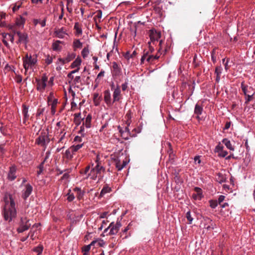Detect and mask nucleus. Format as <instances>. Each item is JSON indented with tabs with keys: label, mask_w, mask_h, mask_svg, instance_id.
Masks as SVG:
<instances>
[{
	"label": "nucleus",
	"mask_w": 255,
	"mask_h": 255,
	"mask_svg": "<svg viewBox=\"0 0 255 255\" xmlns=\"http://www.w3.org/2000/svg\"><path fill=\"white\" fill-rule=\"evenodd\" d=\"M4 205L2 214L4 220L10 222L16 217L17 211L15 201L10 194L6 193L3 197Z\"/></svg>",
	"instance_id": "obj_1"
},
{
	"label": "nucleus",
	"mask_w": 255,
	"mask_h": 255,
	"mask_svg": "<svg viewBox=\"0 0 255 255\" xmlns=\"http://www.w3.org/2000/svg\"><path fill=\"white\" fill-rule=\"evenodd\" d=\"M23 66L25 69V74L29 69H32L37 63V56L36 54L31 55L26 53L22 58Z\"/></svg>",
	"instance_id": "obj_2"
},
{
	"label": "nucleus",
	"mask_w": 255,
	"mask_h": 255,
	"mask_svg": "<svg viewBox=\"0 0 255 255\" xmlns=\"http://www.w3.org/2000/svg\"><path fill=\"white\" fill-rule=\"evenodd\" d=\"M162 40H160L159 43V48L158 49L157 54L155 56L152 55H148V52L144 53L141 58V63H143L145 60H146L148 63H151L153 62L155 60L158 59L160 57V55L161 54L160 51L162 49Z\"/></svg>",
	"instance_id": "obj_3"
},
{
	"label": "nucleus",
	"mask_w": 255,
	"mask_h": 255,
	"mask_svg": "<svg viewBox=\"0 0 255 255\" xmlns=\"http://www.w3.org/2000/svg\"><path fill=\"white\" fill-rule=\"evenodd\" d=\"M50 142L48 133L44 131L41 132L40 135L36 139L35 143L39 145L46 148Z\"/></svg>",
	"instance_id": "obj_4"
},
{
	"label": "nucleus",
	"mask_w": 255,
	"mask_h": 255,
	"mask_svg": "<svg viewBox=\"0 0 255 255\" xmlns=\"http://www.w3.org/2000/svg\"><path fill=\"white\" fill-rule=\"evenodd\" d=\"M48 78L45 74H43L40 79L36 78L35 81L37 84L36 89L40 92H43L46 86V82Z\"/></svg>",
	"instance_id": "obj_5"
},
{
	"label": "nucleus",
	"mask_w": 255,
	"mask_h": 255,
	"mask_svg": "<svg viewBox=\"0 0 255 255\" xmlns=\"http://www.w3.org/2000/svg\"><path fill=\"white\" fill-rule=\"evenodd\" d=\"M29 222V220L26 217H21L20 219L19 227L17 229L18 233H21L28 230L31 226V224H30Z\"/></svg>",
	"instance_id": "obj_6"
},
{
	"label": "nucleus",
	"mask_w": 255,
	"mask_h": 255,
	"mask_svg": "<svg viewBox=\"0 0 255 255\" xmlns=\"http://www.w3.org/2000/svg\"><path fill=\"white\" fill-rule=\"evenodd\" d=\"M84 174L87 178L95 179L96 178V166L94 163L88 165L84 171Z\"/></svg>",
	"instance_id": "obj_7"
},
{
	"label": "nucleus",
	"mask_w": 255,
	"mask_h": 255,
	"mask_svg": "<svg viewBox=\"0 0 255 255\" xmlns=\"http://www.w3.org/2000/svg\"><path fill=\"white\" fill-rule=\"evenodd\" d=\"M14 34H16L18 37V40L16 42L17 44L23 43L26 45L28 42V35L26 33H22L20 31H14Z\"/></svg>",
	"instance_id": "obj_8"
},
{
	"label": "nucleus",
	"mask_w": 255,
	"mask_h": 255,
	"mask_svg": "<svg viewBox=\"0 0 255 255\" xmlns=\"http://www.w3.org/2000/svg\"><path fill=\"white\" fill-rule=\"evenodd\" d=\"M33 191V187L30 184H26L24 185V188L22 190L21 193L22 198L26 200L30 195Z\"/></svg>",
	"instance_id": "obj_9"
},
{
	"label": "nucleus",
	"mask_w": 255,
	"mask_h": 255,
	"mask_svg": "<svg viewBox=\"0 0 255 255\" xmlns=\"http://www.w3.org/2000/svg\"><path fill=\"white\" fill-rule=\"evenodd\" d=\"M122 227V224L120 221H117L116 224H114L113 222L111 223L109 226L108 228L110 229V231L109 232L111 235H115L116 234L120 228Z\"/></svg>",
	"instance_id": "obj_10"
},
{
	"label": "nucleus",
	"mask_w": 255,
	"mask_h": 255,
	"mask_svg": "<svg viewBox=\"0 0 255 255\" xmlns=\"http://www.w3.org/2000/svg\"><path fill=\"white\" fill-rule=\"evenodd\" d=\"M16 167L13 165L9 167V170L7 174V179L10 181H13L16 178Z\"/></svg>",
	"instance_id": "obj_11"
},
{
	"label": "nucleus",
	"mask_w": 255,
	"mask_h": 255,
	"mask_svg": "<svg viewBox=\"0 0 255 255\" xmlns=\"http://www.w3.org/2000/svg\"><path fill=\"white\" fill-rule=\"evenodd\" d=\"M76 57V54L74 53H69L66 56V57L64 58H59L58 59V61L60 62L62 64H64L65 63H68L71 61L72 60L74 59Z\"/></svg>",
	"instance_id": "obj_12"
},
{
	"label": "nucleus",
	"mask_w": 255,
	"mask_h": 255,
	"mask_svg": "<svg viewBox=\"0 0 255 255\" xmlns=\"http://www.w3.org/2000/svg\"><path fill=\"white\" fill-rule=\"evenodd\" d=\"M97 177L98 176L99 179L102 178L103 175H101L102 172L105 171V168L102 165L101 163L99 161L98 156L97 155Z\"/></svg>",
	"instance_id": "obj_13"
},
{
	"label": "nucleus",
	"mask_w": 255,
	"mask_h": 255,
	"mask_svg": "<svg viewBox=\"0 0 255 255\" xmlns=\"http://www.w3.org/2000/svg\"><path fill=\"white\" fill-rule=\"evenodd\" d=\"M22 113L23 116V123L24 124H26L29 117L28 114V106H27L25 105H22Z\"/></svg>",
	"instance_id": "obj_14"
},
{
	"label": "nucleus",
	"mask_w": 255,
	"mask_h": 255,
	"mask_svg": "<svg viewBox=\"0 0 255 255\" xmlns=\"http://www.w3.org/2000/svg\"><path fill=\"white\" fill-rule=\"evenodd\" d=\"M112 64L113 75H120L121 73V69L119 67L118 64L115 62H113Z\"/></svg>",
	"instance_id": "obj_15"
},
{
	"label": "nucleus",
	"mask_w": 255,
	"mask_h": 255,
	"mask_svg": "<svg viewBox=\"0 0 255 255\" xmlns=\"http://www.w3.org/2000/svg\"><path fill=\"white\" fill-rule=\"evenodd\" d=\"M96 244V240H93L90 244L85 246L82 248V252H83L84 255H87L88 253L90 250L91 247L94 246L95 244Z\"/></svg>",
	"instance_id": "obj_16"
},
{
	"label": "nucleus",
	"mask_w": 255,
	"mask_h": 255,
	"mask_svg": "<svg viewBox=\"0 0 255 255\" xmlns=\"http://www.w3.org/2000/svg\"><path fill=\"white\" fill-rule=\"evenodd\" d=\"M107 214V212H105L100 215L99 219H98V218L97 219V222L100 221L101 224V226L100 227H99V228H98L99 230L101 231L102 230V228L103 227V224H105V225L106 224V222L105 220H101V219L105 218L106 217Z\"/></svg>",
	"instance_id": "obj_17"
},
{
	"label": "nucleus",
	"mask_w": 255,
	"mask_h": 255,
	"mask_svg": "<svg viewBox=\"0 0 255 255\" xmlns=\"http://www.w3.org/2000/svg\"><path fill=\"white\" fill-rule=\"evenodd\" d=\"M25 22V18L22 15H19L16 19L15 24L19 27H23Z\"/></svg>",
	"instance_id": "obj_18"
},
{
	"label": "nucleus",
	"mask_w": 255,
	"mask_h": 255,
	"mask_svg": "<svg viewBox=\"0 0 255 255\" xmlns=\"http://www.w3.org/2000/svg\"><path fill=\"white\" fill-rule=\"evenodd\" d=\"M62 43V41L60 40H56L52 44V49L54 51H60L62 49V46L60 44Z\"/></svg>",
	"instance_id": "obj_19"
},
{
	"label": "nucleus",
	"mask_w": 255,
	"mask_h": 255,
	"mask_svg": "<svg viewBox=\"0 0 255 255\" xmlns=\"http://www.w3.org/2000/svg\"><path fill=\"white\" fill-rule=\"evenodd\" d=\"M54 34H55L56 37L59 38H64L65 35L66 34L65 32L63 30V28L55 30L54 31Z\"/></svg>",
	"instance_id": "obj_20"
},
{
	"label": "nucleus",
	"mask_w": 255,
	"mask_h": 255,
	"mask_svg": "<svg viewBox=\"0 0 255 255\" xmlns=\"http://www.w3.org/2000/svg\"><path fill=\"white\" fill-rule=\"evenodd\" d=\"M111 188L109 187L107 185V184H105L101 191V193L99 196V198H100L103 197L105 194H106L107 193H109L111 191Z\"/></svg>",
	"instance_id": "obj_21"
},
{
	"label": "nucleus",
	"mask_w": 255,
	"mask_h": 255,
	"mask_svg": "<svg viewBox=\"0 0 255 255\" xmlns=\"http://www.w3.org/2000/svg\"><path fill=\"white\" fill-rule=\"evenodd\" d=\"M161 34L160 32H155L151 34L150 35V40L153 43L160 38Z\"/></svg>",
	"instance_id": "obj_22"
},
{
	"label": "nucleus",
	"mask_w": 255,
	"mask_h": 255,
	"mask_svg": "<svg viewBox=\"0 0 255 255\" xmlns=\"http://www.w3.org/2000/svg\"><path fill=\"white\" fill-rule=\"evenodd\" d=\"M120 94H121V90L120 88L118 87L117 88L113 94V99L114 101H118L120 99Z\"/></svg>",
	"instance_id": "obj_23"
},
{
	"label": "nucleus",
	"mask_w": 255,
	"mask_h": 255,
	"mask_svg": "<svg viewBox=\"0 0 255 255\" xmlns=\"http://www.w3.org/2000/svg\"><path fill=\"white\" fill-rule=\"evenodd\" d=\"M127 164V162L126 160L123 161L121 162L120 161L116 162V166L119 171L121 170L124 167H125Z\"/></svg>",
	"instance_id": "obj_24"
},
{
	"label": "nucleus",
	"mask_w": 255,
	"mask_h": 255,
	"mask_svg": "<svg viewBox=\"0 0 255 255\" xmlns=\"http://www.w3.org/2000/svg\"><path fill=\"white\" fill-rule=\"evenodd\" d=\"M203 111V108L200 106L199 104H197L195 105V109H194V114L197 115V118H199V116L201 115Z\"/></svg>",
	"instance_id": "obj_25"
},
{
	"label": "nucleus",
	"mask_w": 255,
	"mask_h": 255,
	"mask_svg": "<svg viewBox=\"0 0 255 255\" xmlns=\"http://www.w3.org/2000/svg\"><path fill=\"white\" fill-rule=\"evenodd\" d=\"M97 30L98 32L100 34V37L105 39L106 37V31H103L104 30H106L104 28L103 29H102L101 27L97 24Z\"/></svg>",
	"instance_id": "obj_26"
},
{
	"label": "nucleus",
	"mask_w": 255,
	"mask_h": 255,
	"mask_svg": "<svg viewBox=\"0 0 255 255\" xmlns=\"http://www.w3.org/2000/svg\"><path fill=\"white\" fill-rule=\"evenodd\" d=\"M222 142L226 146V147L231 150H234V147L232 146L231 141L227 138H224L222 140Z\"/></svg>",
	"instance_id": "obj_27"
},
{
	"label": "nucleus",
	"mask_w": 255,
	"mask_h": 255,
	"mask_svg": "<svg viewBox=\"0 0 255 255\" xmlns=\"http://www.w3.org/2000/svg\"><path fill=\"white\" fill-rule=\"evenodd\" d=\"M91 120H92V116L90 115H88L85 121L83 122V124L85 125V127L87 128H90L91 127Z\"/></svg>",
	"instance_id": "obj_28"
},
{
	"label": "nucleus",
	"mask_w": 255,
	"mask_h": 255,
	"mask_svg": "<svg viewBox=\"0 0 255 255\" xmlns=\"http://www.w3.org/2000/svg\"><path fill=\"white\" fill-rule=\"evenodd\" d=\"M226 178L221 173H217L216 180L220 183L225 182L226 181Z\"/></svg>",
	"instance_id": "obj_29"
},
{
	"label": "nucleus",
	"mask_w": 255,
	"mask_h": 255,
	"mask_svg": "<svg viewBox=\"0 0 255 255\" xmlns=\"http://www.w3.org/2000/svg\"><path fill=\"white\" fill-rule=\"evenodd\" d=\"M74 154V152L70 148L67 149L65 153V156L68 159H71L73 157V155Z\"/></svg>",
	"instance_id": "obj_30"
},
{
	"label": "nucleus",
	"mask_w": 255,
	"mask_h": 255,
	"mask_svg": "<svg viewBox=\"0 0 255 255\" xmlns=\"http://www.w3.org/2000/svg\"><path fill=\"white\" fill-rule=\"evenodd\" d=\"M81 63V59L80 57H78L71 64V67L72 68L78 67L80 65Z\"/></svg>",
	"instance_id": "obj_31"
},
{
	"label": "nucleus",
	"mask_w": 255,
	"mask_h": 255,
	"mask_svg": "<svg viewBox=\"0 0 255 255\" xmlns=\"http://www.w3.org/2000/svg\"><path fill=\"white\" fill-rule=\"evenodd\" d=\"M104 99L107 104L111 103V94L109 91H106L104 93Z\"/></svg>",
	"instance_id": "obj_32"
},
{
	"label": "nucleus",
	"mask_w": 255,
	"mask_h": 255,
	"mask_svg": "<svg viewBox=\"0 0 255 255\" xmlns=\"http://www.w3.org/2000/svg\"><path fill=\"white\" fill-rule=\"evenodd\" d=\"M74 191L77 193L78 198L80 199L83 197L84 195V192L81 189V188L79 187H75L74 189Z\"/></svg>",
	"instance_id": "obj_33"
},
{
	"label": "nucleus",
	"mask_w": 255,
	"mask_h": 255,
	"mask_svg": "<svg viewBox=\"0 0 255 255\" xmlns=\"http://www.w3.org/2000/svg\"><path fill=\"white\" fill-rule=\"evenodd\" d=\"M3 37L4 38L7 39L9 40L12 43L14 42V35L11 33H6L3 35Z\"/></svg>",
	"instance_id": "obj_34"
},
{
	"label": "nucleus",
	"mask_w": 255,
	"mask_h": 255,
	"mask_svg": "<svg viewBox=\"0 0 255 255\" xmlns=\"http://www.w3.org/2000/svg\"><path fill=\"white\" fill-rule=\"evenodd\" d=\"M74 29L76 31V34L79 35L82 34V31L80 27V24L78 23H76L74 25Z\"/></svg>",
	"instance_id": "obj_35"
},
{
	"label": "nucleus",
	"mask_w": 255,
	"mask_h": 255,
	"mask_svg": "<svg viewBox=\"0 0 255 255\" xmlns=\"http://www.w3.org/2000/svg\"><path fill=\"white\" fill-rule=\"evenodd\" d=\"M66 196H67V199L69 202H71L75 199V196L73 193H71L70 190H69Z\"/></svg>",
	"instance_id": "obj_36"
},
{
	"label": "nucleus",
	"mask_w": 255,
	"mask_h": 255,
	"mask_svg": "<svg viewBox=\"0 0 255 255\" xmlns=\"http://www.w3.org/2000/svg\"><path fill=\"white\" fill-rule=\"evenodd\" d=\"M43 250V248L42 246L39 245L38 247L35 248L33 250L34 252L37 253V255H40L41 254Z\"/></svg>",
	"instance_id": "obj_37"
},
{
	"label": "nucleus",
	"mask_w": 255,
	"mask_h": 255,
	"mask_svg": "<svg viewBox=\"0 0 255 255\" xmlns=\"http://www.w3.org/2000/svg\"><path fill=\"white\" fill-rule=\"evenodd\" d=\"M83 144H77L76 145H72L70 148L72 149V150L75 153L80 148H81Z\"/></svg>",
	"instance_id": "obj_38"
},
{
	"label": "nucleus",
	"mask_w": 255,
	"mask_h": 255,
	"mask_svg": "<svg viewBox=\"0 0 255 255\" xmlns=\"http://www.w3.org/2000/svg\"><path fill=\"white\" fill-rule=\"evenodd\" d=\"M73 46L75 48H78L82 46V43L79 40H76L73 42Z\"/></svg>",
	"instance_id": "obj_39"
},
{
	"label": "nucleus",
	"mask_w": 255,
	"mask_h": 255,
	"mask_svg": "<svg viewBox=\"0 0 255 255\" xmlns=\"http://www.w3.org/2000/svg\"><path fill=\"white\" fill-rule=\"evenodd\" d=\"M186 217L188 221V224H191L193 220V218L191 217V213L190 211L187 212L186 214Z\"/></svg>",
	"instance_id": "obj_40"
},
{
	"label": "nucleus",
	"mask_w": 255,
	"mask_h": 255,
	"mask_svg": "<svg viewBox=\"0 0 255 255\" xmlns=\"http://www.w3.org/2000/svg\"><path fill=\"white\" fill-rule=\"evenodd\" d=\"M44 163V161H43L38 166V168L39 169V170L37 172V174L38 176L40 175L41 174V173L43 172Z\"/></svg>",
	"instance_id": "obj_41"
},
{
	"label": "nucleus",
	"mask_w": 255,
	"mask_h": 255,
	"mask_svg": "<svg viewBox=\"0 0 255 255\" xmlns=\"http://www.w3.org/2000/svg\"><path fill=\"white\" fill-rule=\"evenodd\" d=\"M194 191L196 192V194H197L199 198H201L202 197V189L199 187H195L194 188Z\"/></svg>",
	"instance_id": "obj_42"
},
{
	"label": "nucleus",
	"mask_w": 255,
	"mask_h": 255,
	"mask_svg": "<svg viewBox=\"0 0 255 255\" xmlns=\"http://www.w3.org/2000/svg\"><path fill=\"white\" fill-rule=\"evenodd\" d=\"M45 61V63L47 64V65H49L52 62L53 58L49 55H48L46 56Z\"/></svg>",
	"instance_id": "obj_43"
},
{
	"label": "nucleus",
	"mask_w": 255,
	"mask_h": 255,
	"mask_svg": "<svg viewBox=\"0 0 255 255\" xmlns=\"http://www.w3.org/2000/svg\"><path fill=\"white\" fill-rule=\"evenodd\" d=\"M218 205V202L216 200H210V206L212 208H215Z\"/></svg>",
	"instance_id": "obj_44"
},
{
	"label": "nucleus",
	"mask_w": 255,
	"mask_h": 255,
	"mask_svg": "<svg viewBox=\"0 0 255 255\" xmlns=\"http://www.w3.org/2000/svg\"><path fill=\"white\" fill-rule=\"evenodd\" d=\"M222 68L221 66H217L215 68V73L216 74V75H221V74L222 73Z\"/></svg>",
	"instance_id": "obj_45"
},
{
	"label": "nucleus",
	"mask_w": 255,
	"mask_h": 255,
	"mask_svg": "<svg viewBox=\"0 0 255 255\" xmlns=\"http://www.w3.org/2000/svg\"><path fill=\"white\" fill-rule=\"evenodd\" d=\"M247 87L248 86H245L244 84V82H242L241 83V88L242 89L243 92H244V94L245 95H247Z\"/></svg>",
	"instance_id": "obj_46"
},
{
	"label": "nucleus",
	"mask_w": 255,
	"mask_h": 255,
	"mask_svg": "<svg viewBox=\"0 0 255 255\" xmlns=\"http://www.w3.org/2000/svg\"><path fill=\"white\" fill-rule=\"evenodd\" d=\"M89 53V51L87 48H84L82 51V55L84 58L87 57Z\"/></svg>",
	"instance_id": "obj_47"
},
{
	"label": "nucleus",
	"mask_w": 255,
	"mask_h": 255,
	"mask_svg": "<svg viewBox=\"0 0 255 255\" xmlns=\"http://www.w3.org/2000/svg\"><path fill=\"white\" fill-rule=\"evenodd\" d=\"M247 96V98H246V101L245 102V104H246V105H248L250 101H251V100H252L253 99V97L254 96V94H253L252 95H246Z\"/></svg>",
	"instance_id": "obj_48"
},
{
	"label": "nucleus",
	"mask_w": 255,
	"mask_h": 255,
	"mask_svg": "<svg viewBox=\"0 0 255 255\" xmlns=\"http://www.w3.org/2000/svg\"><path fill=\"white\" fill-rule=\"evenodd\" d=\"M45 111V108L38 109L36 113V117H39L42 115Z\"/></svg>",
	"instance_id": "obj_49"
},
{
	"label": "nucleus",
	"mask_w": 255,
	"mask_h": 255,
	"mask_svg": "<svg viewBox=\"0 0 255 255\" xmlns=\"http://www.w3.org/2000/svg\"><path fill=\"white\" fill-rule=\"evenodd\" d=\"M229 61H230V59L227 58L226 61L224 63L225 69L226 71H227L230 68V67L231 66V65L229 64Z\"/></svg>",
	"instance_id": "obj_50"
},
{
	"label": "nucleus",
	"mask_w": 255,
	"mask_h": 255,
	"mask_svg": "<svg viewBox=\"0 0 255 255\" xmlns=\"http://www.w3.org/2000/svg\"><path fill=\"white\" fill-rule=\"evenodd\" d=\"M15 80L17 83H20L22 81V77L21 75H17L16 76Z\"/></svg>",
	"instance_id": "obj_51"
},
{
	"label": "nucleus",
	"mask_w": 255,
	"mask_h": 255,
	"mask_svg": "<svg viewBox=\"0 0 255 255\" xmlns=\"http://www.w3.org/2000/svg\"><path fill=\"white\" fill-rule=\"evenodd\" d=\"M81 114L80 113L74 114V122L77 123V120H79V119H81Z\"/></svg>",
	"instance_id": "obj_52"
},
{
	"label": "nucleus",
	"mask_w": 255,
	"mask_h": 255,
	"mask_svg": "<svg viewBox=\"0 0 255 255\" xmlns=\"http://www.w3.org/2000/svg\"><path fill=\"white\" fill-rule=\"evenodd\" d=\"M168 146L169 147V149L168 150V153L169 154V156H171L172 155H173V149L171 148V145L170 143H168Z\"/></svg>",
	"instance_id": "obj_53"
},
{
	"label": "nucleus",
	"mask_w": 255,
	"mask_h": 255,
	"mask_svg": "<svg viewBox=\"0 0 255 255\" xmlns=\"http://www.w3.org/2000/svg\"><path fill=\"white\" fill-rule=\"evenodd\" d=\"M81 81V77L80 76H76L74 78L73 82L74 84L79 83Z\"/></svg>",
	"instance_id": "obj_54"
},
{
	"label": "nucleus",
	"mask_w": 255,
	"mask_h": 255,
	"mask_svg": "<svg viewBox=\"0 0 255 255\" xmlns=\"http://www.w3.org/2000/svg\"><path fill=\"white\" fill-rule=\"evenodd\" d=\"M228 152L226 151H224L223 149L221 151V152L219 153V155L222 157H225L227 154Z\"/></svg>",
	"instance_id": "obj_55"
},
{
	"label": "nucleus",
	"mask_w": 255,
	"mask_h": 255,
	"mask_svg": "<svg viewBox=\"0 0 255 255\" xmlns=\"http://www.w3.org/2000/svg\"><path fill=\"white\" fill-rule=\"evenodd\" d=\"M46 22V17H45L43 20H40L39 24H40L42 27L45 26Z\"/></svg>",
	"instance_id": "obj_56"
},
{
	"label": "nucleus",
	"mask_w": 255,
	"mask_h": 255,
	"mask_svg": "<svg viewBox=\"0 0 255 255\" xmlns=\"http://www.w3.org/2000/svg\"><path fill=\"white\" fill-rule=\"evenodd\" d=\"M225 196L224 195H220L218 198L219 204L221 205V203L225 200Z\"/></svg>",
	"instance_id": "obj_57"
},
{
	"label": "nucleus",
	"mask_w": 255,
	"mask_h": 255,
	"mask_svg": "<svg viewBox=\"0 0 255 255\" xmlns=\"http://www.w3.org/2000/svg\"><path fill=\"white\" fill-rule=\"evenodd\" d=\"M197 58V56L195 55L193 58V64L195 67H197L199 66V64L196 62V59Z\"/></svg>",
	"instance_id": "obj_58"
},
{
	"label": "nucleus",
	"mask_w": 255,
	"mask_h": 255,
	"mask_svg": "<svg viewBox=\"0 0 255 255\" xmlns=\"http://www.w3.org/2000/svg\"><path fill=\"white\" fill-rule=\"evenodd\" d=\"M105 71L103 70H102L98 75L97 76V78H101V77H103L104 75Z\"/></svg>",
	"instance_id": "obj_59"
},
{
	"label": "nucleus",
	"mask_w": 255,
	"mask_h": 255,
	"mask_svg": "<svg viewBox=\"0 0 255 255\" xmlns=\"http://www.w3.org/2000/svg\"><path fill=\"white\" fill-rule=\"evenodd\" d=\"M0 130L1 133H2L3 134H6V128L2 126L0 127Z\"/></svg>",
	"instance_id": "obj_60"
},
{
	"label": "nucleus",
	"mask_w": 255,
	"mask_h": 255,
	"mask_svg": "<svg viewBox=\"0 0 255 255\" xmlns=\"http://www.w3.org/2000/svg\"><path fill=\"white\" fill-rule=\"evenodd\" d=\"M102 12L101 10H97V17L101 18L102 17Z\"/></svg>",
	"instance_id": "obj_61"
},
{
	"label": "nucleus",
	"mask_w": 255,
	"mask_h": 255,
	"mask_svg": "<svg viewBox=\"0 0 255 255\" xmlns=\"http://www.w3.org/2000/svg\"><path fill=\"white\" fill-rule=\"evenodd\" d=\"M224 147L222 145H221L220 144L218 145L216 147V149L218 151H221L223 149Z\"/></svg>",
	"instance_id": "obj_62"
},
{
	"label": "nucleus",
	"mask_w": 255,
	"mask_h": 255,
	"mask_svg": "<svg viewBox=\"0 0 255 255\" xmlns=\"http://www.w3.org/2000/svg\"><path fill=\"white\" fill-rule=\"evenodd\" d=\"M20 6V5H15L12 7V11L13 12H15L16 10H17L19 8Z\"/></svg>",
	"instance_id": "obj_63"
},
{
	"label": "nucleus",
	"mask_w": 255,
	"mask_h": 255,
	"mask_svg": "<svg viewBox=\"0 0 255 255\" xmlns=\"http://www.w3.org/2000/svg\"><path fill=\"white\" fill-rule=\"evenodd\" d=\"M40 19H34L33 20V23L34 26H36L38 23H40Z\"/></svg>",
	"instance_id": "obj_64"
}]
</instances>
